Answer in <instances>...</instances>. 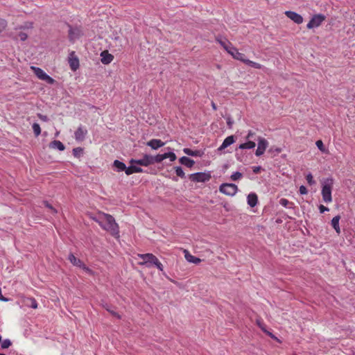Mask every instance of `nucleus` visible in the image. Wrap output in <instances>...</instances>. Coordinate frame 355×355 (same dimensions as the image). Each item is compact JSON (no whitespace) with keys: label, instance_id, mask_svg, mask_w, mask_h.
I'll use <instances>...</instances> for the list:
<instances>
[{"label":"nucleus","instance_id":"nucleus-41","mask_svg":"<svg viewBox=\"0 0 355 355\" xmlns=\"http://www.w3.org/2000/svg\"><path fill=\"white\" fill-rule=\"evenodd\" d=\"M43 205L49 208L53 214H56L57 210L46 200L43 201Z\"/></svg>","mask_w":355,"mask_h":355},{"label":"nucleus","instance_id":"nucleus-39","mask_svg":"<svg viewBox=\"0 0 355 355\" xmlns=\"http://www.w3.org/2000/svg\"><path fill=\"white\" fill-rule=\"evenodd\" d=\"M257 324L263 332H266V325L263 323V322L261 320L257 319Z\"/></svg>","mask_w":355,"mask_h":355},{"label":"nucleus","instance_id":"nucleus-42","mask_svg":"<svg viewBox=\"0 0 355 355\" xmlns=\"http://www.w3.org/2000/svg\"><path fill=\"white\" fill-rule=\"evenodd\" d=\"M7 25V21L0 18V33L6 29Z\"/></svg>","mask_w":355,"mask_h":355},{"label":"nucleus","instance_id":"nucleus-54","mask_svg":"<svg viewBox=\"0 0 355 355\" xmlns=\"http://www.w3.org/2000/svg\"><path fill=\"white\" fill-rule=\"evenodd\" d=\"M130 164L131 165H134V164L139 165V159H131L130 160Z\"/></svg>","mask_w":355,"mask_h":355},{"label":"nucleus","instance_id":"nucleus-19","mask_svg":"<svg viewBox=\"0 0 355 355\" xmlns=\"http://www.w3.org/2000/svg\"><path fill=\"white\" fill-rule=\"evenodd\" d=\"M184 257L188 262L198 264L201 262V259L198 257L191 255L188 250H184Z\"/></svg>","mask_w":355,"mask_h":355},{"label":"nucleus","instance_id":"nucleus-17","mask_svg":"<svg viewBox=\"0 0 355 355\" xmlns=\"http://www.w3.org/2000/svg\"><path fill=\"white\" fill-rule=\"evenodd\" d=\"M153 164V155L145 154L143 158L139 159V166H148Z\"/></svg>","mask_w":355,"mask_h":355},{"label":"nucleus","instance_id":"nucleus-35","mask_svg":"<svg viewBox=\"0 0 355 355\" xmlns=\"http://www.w3.org/2000/svg\"><path fill=\"white\" fill-rule=\"evenodd\" d=\"M33 132L35 137H38L41 134V128L37 123H34L32 125Z\"/></svg>","mask_w":355,"mask_h":355},{"label":"nucleus","instance_id":"nucleus-2","mask_svg":"<svg viewBox=\"0 0 355 355\" xmlns=\"http://www.w3.org/2000/svg\"><path fill=\"white\" fill-rule=\"evenodd\" d=\"M138 257L143 260L141 265H145L147 268L156 267L159 270L163 271L164 266L159 259L152 253L139 254Z\"/></svg>","mask_w":355,"mask_h":355},{"label":"nucleus","instance_id":"nucleus-61","mask_svg":"<svg viewBox=\"0 0 355 355\" xmlns=\"http://www.w3.org/2000/svg\"><path fill=\"white\" fill-rule=\"evenodd\" d=\"M1 341V336L0 335V342Z\"/></svg>","mask_w":355,"mask_h":355},{"label":"nucleus","instance_id":"nucleus-56","mask_svg":"<svg viewBox=\"0 0 355 355\" xmlns=\"http://www.w3.org/2000/svg\"><path fill=\"white\" fill-rule=\"evenodd\" d=\"M162 155H163V157H164V159H167V158H168V157H169V152H168V153H164V154H162Z\"/></svg>","mask_w":355,"mask_h":355},{"label":"nucleus","instance_id":"nucleus-16","mask_svg":"<svg viewBox=\"0 0 355 355\" xmlns=\"http://www.w3.org/2000/svg\"><path fill=\"white\" fill-rule=\"evenodd\" d=\"M101 62L104 64H108L112 62L114 59V56L109 53L107 51H103L101 53Z\"/></svg>","mask_w":355,"mask_h":355},{"label":"nucleus","instance_id":"nucleus-3","mask_svg":"<svg viewBox=\"0 0 355 355\" xmlns=\"http://www.w3.org/2000/svg\"><path fill=\"white\" fill-rule=\"evenodd\" d=\"M334 184L332 178H327L322 186V196L325 202H331L332 201L331 191Z\"/></svg>","mask_w":355,"mask_h":355},{"label":"nucleus","instance_id":"nucleus-55","mask_svg":"<svg viewBox=\"0 0 355 355\" xmlns=\"http://www.w3.org/2000/svg\"><path fill=\"white\" fill-rule=\"evenodd\" d=\"M236 157L238 161L242 162V159L237 152L236 153Z\"/></svg>","mask_w":355,"mask_h":355},{"label":"nucleus","instance_id":"nucleus-40","mask_svg":"<svg viewBox=\"0 0 355 355\" xmlns=\"http://www.w3.org/2000/svg\"><path fill=\"white\" fill-rule=\"evenodd\" d=\"M306 180L309 185H313L315 184V181L313 180V177L311 173L306 175Z\"/></svg>","mask_w":355,"mask_h":355},{"label":"nucleus","instance_id":"nucleus-13","mask_svg":"<svg viewBox=\"0 0 355 355\" xmlns=\"http://www.w3.org/2000/svg\"><path fill=\"white\" fill-rule=\"evenodd\" d=\"M285 15L287 17H288L289 19H291L292 21H293L295 23H296L297 24H300L303 22V17H302V15H300V14H298L294 11H291V10L286 11Z\"/></svg>","mask_w":355,"mask_h":355},{"label":"nucleus","instance_id":"nucleus-24","mask_svg":"<svg viewBox=\"0 0 355 355\" xmlns=\"http://www.w3.org/2000/svg\"><path fill=\"white\" fill-rule=\"evenodd\" d=\"M340 219V216H334L331 221V226L335 230L336 233L340 234V228L339 226V220Z\"/></svg>","mask_w":355,"mask_h":355},{"label":"nucleus","instance_id":"nucleus-14","mask_svg":"<svg viewBox=\"0 0 355 355\" xmlns=\"http://www.w3.org/2000/svg\"><path fill=\"white\" fill-rule=\"evenodd\" d=\"M235 142V137L234 135H230L226 137L223 141L222 144L218 148V151H222L232 144Z\"/></svg>","mask_w":355,"mask_h":355},{"label":"nucleus","instance_id":"nucleus-10","mask_svg":"<svg viewBox=\"0 0 355 355\" xmlns=\"http://www.w3.org/2000/svg\"><path fill=\"white\" fill-rule=\"evenodd\" d=\"M227 53H230L234 59L240 60L243 63L246 60L245 55L240 53L236 47L233 46V45L231 46Z\"/></svg>","mask_w":355,"mask_h":355},{"label":"nucleus","instance_id":"nucleus-46","mask_svg":"<svg viewBox=\"0 0 355 355\" xmlns=\"http://www.w3.org/2000/svg\"><path fill=\"white\" fill-rule=\"evenodd\" d=\"M18 37L21 41H25L28 38V35L26 33L20 32Z\"/></svg>","mask_w":355,"mask_h":355},{"label":"nucleus","instance_id":"nucleus-52","mask_svg":"<svg viewBox=\"0 0 355 355\" xmlns=\"http://www.w3.org/2000/svg\"><path fill=\"white\" fill-rule=\"evenodd\" d=\"M169 159L171 162H173L177 159L176 155L173 152H169Z\"/></svg>","mask_w":355,"mask_h":355},{"label":"nucleus","instance_id":"nucleus-29","mask_svg":"<svg viewBox=\"0 0 355 355\" xmlns=\"http://www.w3.org/2000/svg\"><path fill=\"white\" fill-rule=\"evenodd\" d=\"M26 305L35 309L38 304L35 298L28 297L26 300Z\"/></svg>","mask_w":355,"mask_h":355},{"label":"nucleus","instance_id":"nucleus-62","mask_svg":"<svg viewBox=\"0 0 355 355\" xmlns=\"http://www.w3.org/2000/svg\"><path fill=\"white\" fill-rule=\"evenodd\" d=\"M0 355H6L5 354L0 353Z\"/></svg>","mask_w":355,"mask_h":355},{"label":"nucleus","instance_id":"nucleus-43","mask_svg":"<svg viewBox=\"0 0 355 355\" xmlns=\"http://www.w3.org/2000/svg\"><path fill=\"white\" fill-rule=\"evenodd\" d=\"M12 345V342L10 341V340L9 339H5L2 343H1V347L3 349H7L10 346H11Z\"/></svg>","mask_w":355,"mask_h":355},{"label":"nucleus","instance_id":"nucleus-58","mask_svg":"<svg viewBox=\"0 0 355 355\" xmlns=\"http://www.w3.org/2000/svg\"><path fill=\"white\" fill-rule=\"evenodd\" d=\"M270 338L274 339V340H278V338L274 334H272V336H270Z\"/></svg>","mask_w":355,"mask_h":355},{"label":"nucleus","instance_id":"nucleus-31","mask_svg":"<svg viewBox=\"0 0 355 355\" xmlns=\"http://www.w3.org/2000/svg\"><path fill=\"white\" fill-rule=\"evenodd\" d=\"M279 204L281 205H282L283 207H288V208H293V205H294L293 202H290L289 200H288L286 198H281L279 200Z\"/></svg>","mask_w":355,"mask_h":355},{"label":"nucleus","instance_id":"nucleus-6","mask_svg":"<svg viewBox=\"0 0 355 355\" xmlns=\"http://www.w3.org/2000/svg\"><path fill=\"white\" fill-rule=\"evenodd\" d=\"M326 17L323 14L314 15L306 25L308 29H312L320 26L325 20Z\"/></svg>","mask_w":355,"mask_h":355},{"label":"nucleus","instance_id":"nucleus-28","mask_svg":"<svg viewBox=\"0 0 355 355\" xmlns=\"http://www.w3.org/2000/svg\"><path fill=\"white\" fill-rule=\"evenodd\" d=\"M216 41L218 42V43L224 48L225 51H227V52L232 45L231 42L227 40L217 38Z\"/></svg>","mask_w":355,"mask_h":355},{"label":"nucleus","instance_id":"nucleus-27","mask_svg":"<svg viewBox=\"0 0 355 355\" xmlns=\"http://www.w3.org/2000/svg\"><path fill=\"white\" fill-rule=\"evenodd\" d=\"M183 152L187 154V155L192 156V157H201L202 153L200 150H193L190 148H185L183 149Z\"/></svg>","mask_w":355,"mask_h":355},{"label":"nucleus","instance_id":"nucleus-51","mask_svg":"<svg viewBox=\"0 0 355 355\" xmlns=\"http://www.w3.org/2000/svg\"><path fill=\"white\" fill-rule=\"evenodd\" d=\"M318 208H319L320 212L321 214H323L325 211H329V210L328 207H327L322 205H319Z\"/></svg>","mask_w":355,"mask_h":355},{"label":"nucleus","instance_id":"nucleus-18","mask_svg":"<svg viewBox=\"0 0 355 355\" xmlns=\"http://www.w3.org/2000/svg\"><path fill=\"white\" fill-rule=\"evenodd\" d=\"M248 205L250 207H254L258 203V196L255 193H250L247 197Z\"/></svg>","mask_w":355,"mask_h":355},{"label":"nucleus","instance_id":"nucleus-30","mask_svg":"<svg viewBox=\"0 0 355 355\" xmlns=\"http://www.w3.org/2000/svg\"><path fill=\"white\" fill-rule=\"evenodd\" d=\"M282 151V148L280 147L271 146L268 150V153H271L272 157H275Z\"/></svg>","mask_w":355,"mask_h":355},{"label":"nucleus","instance_id":"nucleus-34","mask_svg":"<svg viewBox=\"0 0 355 355\" xmlns=\"http://www.w3.org/2000/svg\"><path fill=\"white\" fill-rule=\"evenodd\" d=\"M245 64H248V66L255 68V69H261V65L259 63L251 61L248 59H246V60L244 62Z\"/></svg>","mask_w":355,"mask_h":355},{"label":"nucleus","instance_id":"nucleus-48","mask_svg":"<svg viewBox=\"0 0 355 355\" xmlns=\"http://www.w3.org/2000/svg\"><path fill=\"white\" fill-rule=\"evenodd\" d=\"M299 192L301 195H305L308 193L306 187L304 185L300 187Z\"/></svg>","mask_w":355,"mask_h":355},{"label":"nucleus","instance_id":"nucleus-45","mask_svg":"<svg viewBox=\"0 0 355 355\" xmlns=\"http://www.w3.org/2000/svg\"><path fill=\"white\" fill-rule=\"evenodd\" d=\"M44 81H46L48 84H53L55 83V80L51 78V76H49L48 74L46 75V76H44Z\"/></svg>","mask_w":355,"mask_h":355},{"label":"nucleus","instance_id":"nucleus-38","mask_svg":"<svg viewBox=\"0 0 355 355\" xmlns=\"http://www.w3.org/2000/svg\"><path fill=\"white\" fill-rule=\"evenodd\" d=\"M164 160V157L162 154H158L155 156H153V164L155 163H160Z\"/></svg>","mask_w":355,"mask_h":355},{"label":"nucleus","instance_id":"nucleus-57","mask_svg":"<svg viewBox=\"0 0 355 355\" xmlns=\"http://www.w3.org/2000/svg\"><path fill=\"white\" fill-rule=\"evenodd\" d=\"M264 333H265L266 335H268V336H270H270H272V334H273L272 332H270V331H268L267 329H266V332H264Z\"/></svg>","mask_w":355,"mask_h":355},{"label":"nucleus","instance_id":"nucleus-59","mask_svg":"<svg viewBox=\"0 0 355 355\" xmlns=\"http://www.w3.org/2000/svg\"><path fill=\"white\" fill-rule=\"evenodd\" d=\"M212 107H213V109H214V110H216V105H215V103H212Z\"/></svg>","mask_w":355,"mask_h":355},{"label":"nucleus","instance_id":"nucleus-37","mask_svg":"<svg viewBox=\"0 0 355 355\" xmlns=\"http://www.w3.org/2000/svg\"><path fill=\"white\" fill-rule=\"evenodd\" d=\"M243 177V173L239 171L233 173L230 177L232 181H237Z\"/></svg>","mask_w":355,"mask_h":355},{"label":"nucleus","instance_id":"nucleus-44","mask_svg":"<svg viewBox=\"0 0 355 355\" xmlns=\"http://www.w3.org/2000/svg\"><path fill=\"white\" fill-rule=\"evenodd\" d=\"M318 148L321 150L322 152H324L325 151V148H324V146L323 144V142L322 141V140H318L315 143Z\"/></svg>","mask_w":355,"mask_h":355},{"label":"nucleus","instance_id":"nucleus-12","mask_svg":"<svg viewBox=\"0 0 355 355\" xmlns=\"http://www.w3.org/2000/svg\"><path fill=\"white\" fill-rule=\"evenodd\" d=\"M87 135V130L82 125H80L74 132V137L77 141H83L85 140Z\"/></svg>","mask_w":355,"mask_h":355},{"label":"nucleus","instance_id":"nucleus-26","mask_svg":"<svg viewBox=\"0 0 355 355\" xmlns=\"http://www.w3.org/2000/svg\"><path fill=\"white\" fill-rule=\"evenodd\" d=\"M49 146L53 148H57L60 151H63L65 149L64 145L59 140H53L50 143Z\"/></svg>","mask_w":355,"mask_h":355},{"label":"nucleus","instance_id":"nucleus-49","mask_svg":"<svg viewBox=\"0 0 355 355\" xmlns=\"http://www.w3.org/2000/svg\"><path fill=\"white\" fill-rule=\"evenodd\" d=\"M254 135L255 132H254L252 130H249L245 137V140H250L254 137Z\"/></svg>","mask_w":355,"mask_h":355},{"label":"nucleus","instance_id":"nucleus-1","mask_svg":"<svg viewBox=\"0 0 355 355\" xmlns=\"http://www.w3.org/2000/svg\"><path fill=\"white\" fill-rule=\"evenodd\" d=\"M95 220L103 230L110 232L112 236L119 237V225L116 223L114 218L112 215L103 214L102 218Z\"/></svg>","mask_w":355,"mask_h":355},{"label":"nucleus","instance_id":"nucleus-4","mask_svg":"<svg viewBox=\"0 0 355 355\" xmlns=\"http://www.w3.org/2000/svg\"><path fill=\"white\" fill-rule=\"evenodd\" d=\"M211 173L197 172L189 175V179L193 182H207L211 179Z\"/></svg>","mask_w":355,"mask_h":355},{"label":"nucleus","instance_id":"nucleus-22","mask_svg":"<svg viewBox=\"0 0 355 355\" xmlns=\"http://www.w3.org/2000/svg\"><path fill=\"white\" fill-rule=\"evenodd\" d=\"M143 172H144V170L141 167L135 166V165H130V166H127V168L125 170V174L127 175H132V173H143Z\"/></svg>","mask_w":355,"mask_h":355},{"label":"nucleus","instance_id":"nucleus-21","mask_svg":"<svg viewBox=\"0 0 355 355\" xmlns=\"http://www.w3.org/2000/svg\"><path fill=\"white\" fill-rule=\"evenodd\" d=\"M247 141L243 144H241L238 148L236 149L237 151L239 149L244 150V149H252L256 146V144L254 141L246 140Z\"/></svg>","mask_w":355,"mask_h":355},{"label":"nucleus","instance_id":"nucleus-15","mask_svg":"<svg viewBox=\"0 0 355 355\" xmlns=\"http://www.w3.org/2000/svg\"><path fill=\"white\" fill-rule=\"evenodd\" d=\"M146 145L153 150H157L164 146V143L161 139H153L148 141Z\"/></svg>","mask_w":355,"mask_h":355},{"label":"nucleus","instance_id":"nucleus-11","mask_svg":"<svg viewBox=\"0 0 355 355\" xmlns=\"http://www.w3.org/2000/svg\"><path fill=\"white\" fill-rule=\"evenodd\" d=\"M69 64L71 68V69L73 71H76L80 66L79 63V59L75 55V52L72 51L70 53L69 56Z\"/></svg>","mask_w":355,"mask_h":355},{"label":"nucleus","instance_id":"nucleus-25","mask_svg":"<svg viewBox=\"0 0 355 355\" xmlns=\"http://www.w3.org/2000/svg\"><path fill=\"white\" fill-rule=\"evenodd\" d=\"M31 69H33L34 73L36 75V76L43 80L44 78V76H46V75L47 74L46 73H45L43 69H42L40 67H32Z\"/></svg>","mask_w":355,"mask_h":355},{"label":"nucleus","instance_id":"nucleus-7","mask_svg":"<svg viewBox=\"0 0 355 355\" xmlns=\"http://www.w3.org/2000/svg\"><path fill=\"white\" fill-rule=\"evenodd\" d=\"M69 27V40L70 42H73L76 39H79L83 35V31L80 27H73L71 25L67 24Z\"/></svg>","mask_w":355,"mask_h":355},{"label":"nucleus","instance_id":"nucleus-50","mask_svg":"<svg viewBox=\"0 0 355 355\" xmlns=\"http://www.w3.org/2000/svg\"><path fill=\"white\" fill-rule=\"evenodd\" d=\"M262 170L261 166H252V171L254 174H258L260 173V171Z\"/></svg>","mask_w":355,"mask_h":355},{"label":"nucleus","instance_id":"nucleus-32","mask_svg":"<svg viewBox=\"0 0 355 355\" xmlns=\"http://www.w3.org/2000/svg\"><path fill=\"white\" fill-rule=\"evenodd\" d=\"M174 169H175L177 176H178L182 179L186 178L185 173L184 172V171L181 166H175Z\"/></svg>","mask_w":355,"mask_h":355},{"label":"nucleus","instance_id":"nucleus-23","mask_svg":"<svg viewBox=\"0 0 355 355\" xmlns=\"http://www.w3.org/2000/svg\"><path fill=\"white\" fill-rule=\"evenodd\" d=\"M113 166L116 168L117 172L124 171L125 173L127 168L126 165L123 162L117 159L114 161Z\"/></svg>","mask_w":355,"mask_h":355},{"label":"nucleus","instance_id":"nucleus-33","mask_svg":"<svg viewBox=\"0 0 355 355\" xmlns=\"http://www.w3.org/2000/svg\"><path fill=\"white\" fill-rule=\"evenodd\" d=\"M103 307L113 316L117 318L118 319H120L121 318V315L116 311H114V310H112L111 309V306L106 304L105 305L103 306Z\"/></svg>","mask_w":355,"mask_h":355},{"label":"nucleus","instance_id":"nucleus-60","mask_svg":"<svg viewBox=\"0 0 355 355\" xmlns=\"http://www.w3.org/2000/svg\"><path fill=\"white\" fill-rule=\"evenodd\" d=\"M173 180H175V181L178 180V179L176 178H173Z\"/></svg>","mask_w":355,"mask_h":355},{"label":"nucleus","instance_id":"nucleus-53","mask_svg":"<svg viewBox=\"0 0 355 355\" xmlns=\"http://www.w3.org/2000/svg\"><path fill=\"white\" fill-rule=\"evenodd\" d=\"M227 124L229 128H231L233 124V121L231 117L227 118Z\"/></svg>","mask_w":355,"mask_h":355},{"label":"nucleus","instance_id":"nucleus-36","mask_svg":"<svg viewBox=\"0 0 355 355\" xmlns=\"http://www.w3.org/2000/svg\"><path fill=\"white\" fill-rule=\"evenodd\" d=\"M73 155L76 157H80L83 153V148L81 147H77L73 149Z\"/></svg>","mask_w":355,"mask_h":355},{"label":"nucleus","instance_id":"nucleus-9","mask_svg":"<svg viewBox=\"0 0 355 355\" xmlns=\"http://www.w3.org/2000/svg\"><path fill=\"white\" fill-rule=\"evenodd\" d=\"M68 260L75 266L82 268L87 272H91L92 270L80 259L76 258L73 253H70L68 256Z\"/></svg>","mask_w":355,"mask_h":355},{"label":"nucleus","instance_id":"nucleus-5","mask_svg":"<svg viewBox=\"0 0 355 355\" xmlns=\"http://www.w3.org/2000/svg\"><path fill=\"white\" fill-rule=\"evenodd\" d=\"M219 191L225 195L234 196L238 191V187L233 183H223L220 185Z\"/></svg>","mask_w":355,"mask_h":355},{"label":"nucleus","instance_id":"nucleus-8","mask_svg":"<svg viewBox=\"0 0 355 355\" xmlns=\"http://www.w3.org/2000/svg\"><path fill=\"white\" fill-rule=\"evenodd\" d=\"M258 141L257 148L255 155L257 157L262 155L268 146V141L263 137H259L257 139Z\"/></svg>","mask_w":355,"mask_h":355},{"label":"nucleus","instance_id":"nucleus-20","mask_svg":"<svg viewBox=\"0 0 355 355\" xmlns=\"http://www.w3.org/2000/svg\"><path fill=\"white\" fill-rule=\"evenodd\" d=\"M179 162L188 168H192L195 164V162L193 159L186 156L180 157L179 159Z\"/></svg>","mask_w":355,"mask_h":355},{"label":"nucleus","instance_id":"nucleus-47","mask_svg":"<svg viewBox=\"0 0 355 355\" xmlns=\"http://www.w3.org/2000/svg\"><path fill=\"white\" fill-rule=\"evenodd\" d=\"M37 117L42 120V121L47 122L49 121V119L46 115H44L42 114L38 113Z\"/></svg>","mask_w":355,"mask_h":355}]
</instances>
